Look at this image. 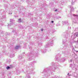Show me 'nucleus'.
Returning a JSON list of instances; mask_svg holds the SVG:
<instances>
[{
	"label": "nucleus",
	"mask_w": 78,
	"mask_h": 78,
	"mask_svg": "<svg viewBox=\"0 0 78 78\" xmlns=\"http://www.w3.org/2000/svg\"><path fill=\"white\" fill-rule=\"evenodd\" d=\"M10 22L11 23V24H9L8 25V28H9V27H10V26H11V25H12V24H13V22H14V20H13L12 19H11L10 20Z\"/></svg>",
	"instance_id": "f257e3e1"
},
{
	"label": "nucleus",
	"mask_w": 78,
	"mask_h": 78,
	"mask_svg": "<svg viewBox=\"0 0 78 78\" xmlns=\"http://www.w3.org/2000/svg\"><path fill=\"white\" fill-rule=\"evenodd\" d=\"M22 57L21 55H20L18 56V59L19 60H20L21 59H22Z\"/></svg>",
	"instance_id": "f03ea898"
},
{
	"label": "nucleus",
	"mask_w": 78,
	"mask_h": 78,
	"mask_svg": "<svg viewBox=\"0 0 78 78\" xmlns=\"http://www.w3.org/2000/svg\"><path fill=\"white\" fill-rule=\"evenodd\" d=\"M10 58H13V57H14V54H10Z\"/></svg>",
	"instance_id": "7ed1b4c3"
},
{
	"label": "nucleus",
	"mask_w": 78,
	"mask_h": 78,
	"mask_svg": "<svg viewBox=\"0 0 78 78\" xmlns=\"http://www.w3.org/2000/svg\"><path fill=\"white\" fill-rule=\"evenodd\" d=\"M53 44V41H50V43L49 44V45H51Z\"/></svg>",
	"instance_id": "20e7f679"
},
{
	"label": "nucleus",
	"mask_w": 78,
	"mask_h": 78,
	"mask_svg": "<svg viewBox=\"0 0 78 78\" xmlns=\"http://www.w3.org/2000/svg\"><path fill=\"white\" fill-rule=\"evenodd\" d=\"M70 8H71V11H73V10H74V9H75V8L72 6H71Z\"/></svg>",
	"instance_id": "39448f33"
},
{
	"label": "nucleus",
	"mask_w": 78,
	"mask_h": 78,
	"mask_svg": "<svg viewBox=\"0 0 78 78\" xmlns=\"http://www.w3.org/2000/svg\"><path fill=\"white\" fill-rule=\"evenodd\" d=\"M19 48H20V46H16L15 47L16 49H19Z\"/></svg>",
	"instance_id": "423d86ee"
},
{
	"label": "nucleus",
	"mask_w": 78,
	"mask_h": 78,
	"mask_svg": "<svg viewBox=\"0 0 78 78\" xmlns=\"http://www.w3.org/2000/svg\"><path fill=\"white\" fill-rule=\"evenodd\" d=\"M74 36H76V37H78V33H76L74 34Z\"/></svg>",
	"instance_id": "0eeeda50"
},
{
	"label": "nucleus",
	"mask_w": 78,
	"mask_h": 78,
	"mask_svg": "<svg viewBox=\"0 0 78 78\" xmlns=\"http://www.w3.org/2000/svg\"><path fill=\"white\" fill-rule=\"evenodd\" d=\"M22 22V20H21V19H20L19 20L18 22L19 23H20V22Z\"/></svg>",
	"instance_id": "6e6552de"
},
{
	"label": "nucleus",
	"mask_w": 78,
	"mask_h": 78,
	"mask_svg": "<svg viewBox=\"0 0 78 78\" xmlns=\"http://www.w3.org/2000/svg\"><path fill=\"white\" fill-rule=\"evenodd\" d=\"M72 4H73V3H75V0H72Z\"/></svg>",
	"instance_id": "1a4fd4ad"
},
{
	"label": "nucleus",
	"mask_w": 78,
	"mask_h": 78,
	"mask_svg": "<svg viewBox=\"0 0 78 78\" xmlns=\"http://www.w3.org/2000/svg\"><path fill=\"white\" fill-rule=\"evenodd\" d=\"M6 69H10V67H9V66H7L6 68Z\"/></svg>",
	"instance_id": "9d476101"
},
{
	"label": "nucleus",
	"mask_w": 78,
	"mask_h": 78,
	"mask_svg": "<svg viewBox=\"0 0 78 78\" xmlns=\"http://www.w3.org/2000/svg\"><path fill=\"white\" fill-rule=\"evenodd\" d=\"M57 76H54L53 77V78H57Z\"/></svg>",
	"instance_id": "9b49d317"
},
{
	"label": "nucleus",
	"mask_w": 78,
	"mask_h": 78,
	"mask_svg": "<svg viewBox=\"0 0 78 78\" xmlns=\"http://www.w3.org/2000/svg\"><path fill=\"white\" fill-rule=\"evenodd\" d=\"M13 33H15V32H16V30H14L13 31H12Z\"/></svg>",
	"instance_id": "f8f14e48"
},
{
	"label": "nucleus",
	"mask_w": 78,
	"mask_h": 78,
	"mask_svg": "<svg viewBox=\"0 0 78 78\" xmlns=\"http://www.w3.org/2000/svg\"><path fill=\"white\" fill-rule=\"evenodd\" d=\"M69 62H72V59L70 60L69 61Z\"/></svg>",
	"instance_id": "ddd939ff"
},
{
	"label": "nucleus",
	"mask_w": 78,
	"mask_h": 78,
	"mask_svg": "<svg viewBox=\"0 0 78 78\" xmlns=\"http://www.w3.org/2000/svg\"><path fill=\"white\" fill-rule=\"evenodd\" d=\"M70 67H72V64H71L70 65Z\"/></svg>",
	"instance_id": "4468645a"
},
{
	"label": "nucleus",
	"mask_w": 78,
	"mask_h": 78,
	"mask_svg": "<svg viewBox=\"0 0 78 78\" xmlns=\"http://www.w3.org/2000/svg\"><path fill=\"white\" fill-rule=\"evenodd\" d=\"M74 16H76V17H78V15H74Z\"/></svg>",
	"instance_id": "2eb2a0df"
},
{
	"label": "nucleus",
	"mask_w": 78,
	"mask_h": 78,
	"mask_svg": "<svg viewBox=\"0 0 78 78\" xmlns=\"http://www.w3.org/2000/svg\"><path fill=\"white\" fill-rule=\"evenodd\" d=\"M47 45H46V46H45V48H47Z\"/></svg>",
	"instance_id": "dca6fc26"
},
{
	"label": "nucleus",
	"mask_w": 78,
	"mask_h": 78,
	"mask_svg": "<svg viewBox=\"0 0 78 78\" xmlns=\"http://www.w3.org/2000/svg\"><path fill=\"white\" fill-rule=\"evenodd\" d=\"M43 29H41V31H43Z\"/></svg>",
	"instance_id": "f3484780"
},
{
	"label": "nucleus",
	"mask_w": 78,
	"mask_h": 78,
	"mask_svg": "<svg viewBox=\"0 0 78 78\" xmlns=\"http://www.w3.org/2000/svg\"><path fill=\"white\" fill-rule=\"evenodd\" d=\"M51 23H53V22H54L53 21H51Z\"/></svg>",
	"instance_id": "a211bd4d"
},
{
	"label": "nucleus",
	"mask_w": 78,
	"mask_h": 78,
	"mask_svg": "<svg viewBox=\"0 0 78 78\" xmlns=\"http://www.w3.org/2000/svg\"><path fill=\"white\" fill-rule=\"evenodd\" d=\"M64 60H63L62 61V62H64Z\"/></svg>",
	"instance_id": "6ab92c4d"
},
{
	"label": "nucleus",
	"mask_w": 78,
	"mask_h": 78,
	"mask_svg": "<svg viewBox=\"0 0 78 78\" xmlns=\"http://www.w3.org/2000/svg\"><path fill=\"white\" fill-rule=\"evenodd\" d=\"M55 11H57V9H56L55 10Z\"/></svg>",
	"instance_id": "aec40b11"
},
{
	"label": "nucleus",
	"mask_w": 78,
	"mask_h": 78,
	"mask_svg": "<svg viewBox=\"0 0 78 78\" xmlns=\"http://www.w3.org/2000/svg\"><path fill=\"white\" fill-rule=\"evenodd\" d=\"M43 52L44 53H45V52H46V51H44Z\"/></svg>",
	"instance_id": "412c9836"
},
{
	"label": "nucleus",
	"mask_w": 78,
	"mask_h": 78,
	"mask_svg": "<svg viewBox=\"0 0 78 78\" xmlns=\"http://www.w3.org/2000/svg\"><path fill=\"white\" fill-rule=\"evenodd\" d=\"M76 52H78V51H76Z\"/></svg>",
	"instance_id": "4be33fe9"
},
{
	"label": "nucleus",
	"mask_w": 78,
	"mask_h": 78,
	"mask_svg": "<svg viewBox=\"0 0 78 78\" xmlns=\"http://www.w3.org/2000/svg\"><path fill=\"white\" fill-rule=\"evenodd\" d=\"M23 54H25V52H23Z\"/></svg>",
	"instance_id": "5701e85b"
},
{
	"label": "nucleus",
	"mask_w": 78,
	"mask_h": 78,
	"mask_svg": "<svg viewBox=\"0 0 78 78\" xmlns=\"http://www.w3.org/2000/svg\"><path fill=\"white\" fill-rule=\"evenodd\" d=\"M68 75H69V73H68Z\"/></svg>",
	"instance_id": "b1692460"
},
{
	"label": "nucleus",
	"mask_w": 78,
	"mask_h": 78,
	"mask_svg": "<svg viewBox=\"0 0 78 78\" xmlns=\"http://www.w3.org/2000/svg\"><path fill=\"white\" fill-rule=\"evenodd\" d=\"M62 23H64V22H62Z\"/></svg>",
	"instance_id": "393cba45"
},
{
	"label": "nucleus",
	"mask_w": 78,
	"mask_h": 78,
	"mask_svg": "<svg viewBox=\"0 0 78 78\" xmlns=\"http://www.w3.org/2000/svg\"><path fill=\"white\" fill-rule=\"evenodd\" d=\"M61 61H62V60H61Z\"/></svg>",
	"instance_id": "a878e982"
},
{
	"label": "nucleus",
	"mask_w": 78,
	"mask_h": 78,
	"mask_svg": "<svg viewBox=\"0 0 78 78\" xmlns=\"http://www.w3.org/2000/svg\"><path fill=\"white\" fill-rule=\"evenodd\" d=\"M11 14H12V13H11Z\"/></svg>",
	"instance_id": "bb28decb"
},
{
	"label": "nucleus",
	"mask_w": 78,
	"mask_h": 78,
	"mask_svg": "<svg viewBox=\"0 0 78 78\" xmlns=\"http://www.w3.org/2000/svg\"><path fill=\"white\" fill-rule=\"evenodd\" d=\"M54 69H55V67H54Z\"/></svg>",
	"instance_id": "cd10ccee"
},
{
	"label": "nucleus",
	"mask_w": 78,
	"mask_h": 78,
	"mask_svg": "<svg viewBox=\"0 0 78 78\" xmlns=\"http://www.w3.org/2000/svg\"><path fill=\"white\" fill-rule=\"evenodd\" d=\"M17 72H18V71H17Z\"/></svg>",
	"instance_id": "c85d7f7f"
}]
</instances>
